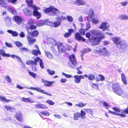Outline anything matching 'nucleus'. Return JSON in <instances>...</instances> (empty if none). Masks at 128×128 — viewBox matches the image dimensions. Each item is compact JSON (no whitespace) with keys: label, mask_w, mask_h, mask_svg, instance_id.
<instances>
[{"label":"nucleus","mask_w":128,"mask_h":128,"mask_svg":"<svg viewBox=\"0 0 128 128\" xmlns=\"http://www.w3.org/2000/svg\"><path fill=\"white\" fill-rule=\"evenodd\" d=\"M90 32L92 35L96 36L91 37V39L94 40V45H97L99 44L101 39L104 37V35H101L102 32L98 30H92L90 31Z\"/></svg>","instance_id":"1"},{"label":"nucleus","mask_w":128,"mask_h":128,"mask_svg":"<svg viewBox=\"0 0 128 128\" xmlns=\"http://www.w3.org/2000/svg\"><path fill=\"white\" fill-rule=\"evenodd\" d=\"M32 90H36L37 91L40 92L41 93H42L43 94H46V95H48L49 96H52V94H48L45 92L44 90H42V89L40 88H34L32 87Z\"/></svg>","instance_id":"17"},{"label":"nucleus","mask_w":128,"mask_h":128,"mask_svg":"<svg viewBox=\"0 0 128 128\" xmlns=\"http://www.w3.org/2000/svg\"><path fill=\"white\" fill-rule=\"evenodd\" d=\"M42 81L44 83V86L48 87L51 86L52 84L55 82V81L50 82L45 80L42 79Z\"/></svg>","instance_id":"12"},{"label":"nucleus","mask_w":128,"mask_h":128,"mask_svg":"<svg viewBox=\"0 0 128 128\" xmlns=\"http://www.w3.org/2000/svg\"><path fill=\"white\" fill-rule=\"evenodd\" d=\"M4 107L7 110H10L12 111V110H14L15 109L14 108L8 106L7 105L4 106Z\"/></svg>","instance_id":"36"},{"label":"nucleus","mask_w":128,"mask_h":128,"mask_svg":"<svg viewBox=\"0 0 128 128\" xmlns=\"http://www.w3.org/2000/svg\"><path fill=\"white\" fill-rule=\"evenodd\" d=\"M35 107L37 109L40 108L44 109H46L48 108L45 105L41 104L36 105Z\"/></svg>","instance_id":"22"},{"label":"nucleus","mask_w":128,"mask_h":128,"mask_svg":"<svg viewBox=\"0 0 128 128\" xmlns=\"http://www.w3.org/2000/svg\"><path fill=\"white\" fill-rule=\"evenodd\" d=\"M14 18L16 23L18 24H20L22 22V17L19 16H14Z\"/></svg>","instance_id":"18"},{"label":"nucleus","mask_w":128,"mask_h":128,"mask_svg":"<svg viewBox=\"0 0 128 128\" xmlns=\"http://www.w3.org/2000/svg\"><path fill=\"white\" fill-rule=\"evenodd\" d=\"M6 1L8 3H11L15 4L17 0H0V5L3 8H6L7 4L5 2Z\"/></svg>","instance_id":"5"},{"label":"nucleus","mask_w":128,"mask_h":128,"mask_svg":"<svg viewBox=\"0 0 128 128\" xmlns=\"http://www.w3.org/2000/svg\"><path fill=\"white\" fill-rule=\"evenodd\" d=\"M121 5L122 6H127L128 4V1H126L124 2H122L121 3Z\"/></svg>","instance_id":"50"},{"label":"nucleus","mask_w":128,"mask_h":128,"mask_svg":"<svg viewBox=\"0 0 128 128\" xmlns=\"http://www.w3.org/2000/svg\"><path fill=\"white\" fill-rule=\"evenodd\" d=\"M28 6L30 7H32V0H26Z\"/></svg>","instance_id":"51"},{"label":"nucleus","mask_w":128,"mask_h":128,"mask_svg":"<svg viewBox=\"0 0 128 128\" xmlns=\"http://www.w3.org/2000/svg\"><path fill=\"white\" fill-rule=\"evenodd\" d=\"M32 9L34 10L32 13V14L36 16L37 19H40L41 17V14L37 11L40 9V8L34 5H32Z\"/></svg>","instance_id":"6"},{"label":"nucleus","mask_w":128,"mask_h":128,"mask_svg":"<svg viewBox=\"0 0 128 128\" xmlns=\"http://www.w3.org/2000/svg\"><path fill=\"white\" fill-rule=\"evenodd\" d=\"M15 117L16 119L19 121L22 122H23V120L22 118V115L21 112H18L16 114Z\"/></svg>","instance_id":"14"},{"label":"nucleus","mask_w":128,"mask_h":128,"mask_svg":"<svg viewBox=\"0 0 128 128\" xmlns=\"http://www.w3.org/2000/svg\"><path fill=\"white\" fill-rule=\"evenodd\" d=\"M44 11L45 13L50 16H58L60 13L59 10L54 6L47 8Z\"/></svg>","instance_id":"2"},{"label":"nucleus","mask_w":128,"mask_h":128,"mask_svg":"<svg viewBox=\"0 0 128 128\" xmlns=\"http://www.w3.org/2000/svg\"><path fill=\"white\" fill-rule=\"evenodd\" d=\"M4 20L6 23L10 22H11V19L8 16H6Z\"/></svg>","instance_id":"40"},{"label":"nucleus","mask_w":128,"mask_h":128,"mask_svg":"<svg viewBox=\"0 0 128 128\" xmlns=\"http://www.w3.org/2000/svg\"><path fill=\"white\" fill-rule=\"evenodd\" d=\"M7 32L10 34H12V36H16L18 35V34L16 31H13L11 30H8Z\"/></svg>","instance_id":"24"},{"label":"nucleus","mask_w":128,"mask_h":128,"mask_svg":"<svg viewBox=\"0 0 128 128\" xmlns=\"http://www.w3.org/2000/svg\"><path fill=\"white\" fill-rule=\"evenodd\" d=\"M50 26L55 27L58 26L61 24L60 22L58 21H56L54 22H50Z\"/></svg>","instance_id":"19"},{"label":"nucleus","mask_w":128,"mask_h":128,"mask_svg":"<svg viewBox=\"0 0 128 128\" xmlns=\"http://www.w3.org/2000/svg\"><path fill=\"white\" fill-rule=\"evenodd\" d=\"M98 51L100 54H102L106 56H108L110 54V52L104 47L99 49Z\"/></svg>","instance_id":"10"},{"label":"nucleus","mask_w":128,"mask_h":128,"mask_svg":"<svg viewBox=\"0 0 128 128\" xmlns=\"http://www.w3.org/2000/svg\"><path fill=\"white\" fill-rule=\"evenodd\" d=\"M0 101L4 102H8L11 101L10 100H7L4 96H0Z\"/></svg>","instance_id":"31"},{"label":"nucleus","mask_w":128,"mask_h":128,"mask_svg":"<svg viewBox=\"0 0 128 128\" xmlns=\"http://www.w3.org/2000/svg\"><path fill=\"white\" fill-rule=\"evenodd\" d=\"M74 32V30L73 29H69L68 30V33L70 34L71 35L72 33L73 32Z\"/></svg>","instance_id":"64"},{"label":"nucleus","mask_w":128,"mask_h":128,"mask_svg":"<svg viewBox=\"0 0 128 128\" xmlns=\"http://www.w3.org/2000/svg\"><path fill=\"white\" fill-rule=\"evenodd\" d=\"M38 32L37 30H35L32 31V43L34 42L36 40V39L34 38L33 36L37 37L38 36Z\"/></svg>","instance_id":"21"},{"label":"nucleus","mask_w":128,"mask_h":128,"mask_svg":"<svg viewBox=\"0 0 128 128\" xmlns=\"http://www.w3.org/2000/svg\"><path fill=\"white\" fill-rule=\"evenodd\" d=\"M86 113L84 112L82 110H81L80 113V118L84 119H86Z\"/></svg>","instance_id":"29"},{"label":"nucleus","mask_w":128,"mask_h":128,"mask_svg":"<svg viewBox=\"0 0 128 128\" xmlns=\"http://www.w3.org/2000/svg\"><path fill=\"white\" fill-rule=\"evenodd\" d=\"M80 113L79 112H77L75 113L74 114V120H77L80 117Z\"/></svg>","instance_id":"32"},{"label":"nucleus","mask_w":128,"mask_h":128,"mask_svg":"<svg viewBox=\"0 0 128 128\" xmlns=\"http://www.w3.org/2000/svg\"><path fill=\"white\" fill-rule=\"evenodd\" d=\"M74 78H75L74 81L77 84L80 82V80L79 76L75 75L74 76Z\"/></svg>","instance_id":"27"},{"label":"nucleus","mask_w":128,"mask_h":128,"mask_svg":"<svg viewBox=\"0 0 128 128\" xmlns=\"http://www.w3.org/2000/svg\"><path fill=\"white\" fill-rule=\"evenodd\" d=\"M23 11L24 13L28 16H30L32 14L30 10L28 8H25L23 10Z\"/></svg>","instance_id":"25"},{"label":"nucleus","mask_w":128,"mask_h":128,"mask_svg":"<svg viewBox=\"0 0 128 128\" xmlns=\"http://www.w3.org/2000/svg\"><path fill=\"white\" fill-rule=\"evenodd\" d=\"M91 50L90 48H87L84 49L83 51H82V54H84L85 53L90 52Z\"/></svg>","instance_id":"41"},{"label":"nucleus","mask_w":128,"mask_h":128,"mask_svg":"<svg viewBox=\"0 0 128 128\" xmlns=\"http://www.w3.org/2000/svg\"><path fill=\"white\" fill-rule=\"evenodd\" d=\"M22 101L25 102H30V99L28 98H22Z\"/></svg>","instance_id":"43"},{"label":"nucleus","mask_w":128,"mask_h":128,"mask_svg":"<svg viewBox=\"0 0 128 128\" xmlns=\"http://www.w3.org/2000/svg\"><path fill=\"white\" fill-rule=\"evenodd\" d=\"M112 89L118 95H121L123 93L122 90L120 88L117 84H114L112 85Z\"/></svg>","instance_id":"4"},{"label":"nucleus","mask_w":128,"mask_h":128,"mask_svg":"<svg viewBox=\"0 0 128 128\" xmlns=\"http://www.w3.org/2000/svg\"><path fill=\"white\" fill-rule=\"evenodd\" d=\"M46 56L49 59H52L53 57L52 54L49 53V52H46Z\"/></svg>","instance_id":"39"},{"label":"nucleus","mask_w":128,"mask_h":128,"mask_svg":"<svg viewBox=\"0 0 128 128\" xmlns=\"http://www.w3.org/2000/svg\"><path fill=\"white\" fill-rule=\"evenodd\" d=\"M86 28L85 29V30H88L91 27L90 23L88 22L86 23Z\"/></svg>","instance_id":"52"},{"label":"nucleus","mask_w":128,"mask_h":128,"mask_svg":"<svg viewBox=\"0 0 128 128\" xmlns=\"http://www.w3.org/2000/svg\"><path fill=\"white\" fill-rule=\"evenodd\" d=\"M6 79L7 80V81L9 82H12V80L10 77L8 76H6Z\"/></svg>","instance_id":"59"},{"label":"nucleus","mask_w":128,"mask_h":128,"mask_svg":"<svg viewBox=\"0 0 128 128\" xmlns=\"http://www.w3.org/2000/svg\"><path fill=\"white\" fill-rule=\"evenodd\" d=\"M75 39L77 40H81L83 42L85 41L86 39L81 36L79 33H76L75 34Z\"/></svg>","instance_id":"13"},{"label":"nucleus","mask_w":128,"mask_h":128,"mask_svg":"<svg viewBox=\"0 0 128 128\" xmlns=\"http://www.w3.org/2000/svg\"><path fill=\"white\" fill-rule=\"evenodd\" d=\"M119 18L122 20H126L128 19V16L124 15L121 14L119 16Z\"/></svg>","instance_id":"33"},{"label":"nucleus","mask_w":128,"mask_h":128,"mask_svg":"<svg viewBox=\"0 0 128 128\" xmlns=\"http://www.w3.org/2000/svg\"><path fill=\"white\" fill-rule=\"evenodd\" d=\"M46 103H48L50 105H54V102H53L52 101L50 100H46Z\"/></svg>","instance_id":"54"},{"label":"nucleus","mask_w":128,"mask_h":128,"mask_svg":"<svg viewBox=\"0 0 128 128\" xmlns=\"http://www.w3.org/2000/svg\"><path fill=\"white\" fill-rule=\"evenodd\" d=\"M92 87L96 90L98 89V85L96 84H93L92 85Z\"/></svg>","instance_id":"56"},{"label":"nucleus","mask_w":128,"mask_h":128,"mask_svg":"<svg viewBox=\"0 0 128 128\" xmlns=\"http://www.w3.org/2000/svg\"><path fill=\"white\" fill-rule=\"evenodd\" d=\"M47 71L48 74L51 75L54 74L55 73V72L54 71L50 69H47Z\"/></svg>","instance_id":"38"},{"label":"nucleus","mask_w":128,"mask_h":128,"mask_svg":"<svg viewBox=\"0 0 128 128\" xmlns=\"http://www.w3.org/2000/svg\"><path fill=\"white\" fill-rule=\"evenodd\" d=\"M11 57L12 58H17V60L18 61H20L21 60L20 58L18 56L14 54H12L11 56Z\"/></svg>","instance_id":"42"},{"label":"nucleus","mask_w":128,"mask_h":128,"mask_svg":"<svg viewBox=\"0 0 128 128\" xmlns=\"http://www.w3.org/2000/svg\"><path fill=\"white\" fill-rule=\"evenodd\" d=\"M84 110L88 113H89L92 116H93V112L91 110L88 109H85Z\"/></svg>","instance_id":"45"},{"label":"nucleus","mask_w":128,"mask_h":128,"mask_svg":"<svg viewBox=\"0 0 128 128\" xmlns=\"http://www.w3.org/2000/svg\"><path fill=\"white\" fill-rule=\"evenodd\" d=\"M28 24L30 25V26H28V36L27 37V39L28 42V44H31L32 43V37H30L29 36V35H30L32 36V32H30L29 30L30 29H31V30H32V24H30L29 22H28Z\"/></svg>","instance_id":"7"},{"label":"nucleus","mask_w":128,"mask_h":128,"mask_svg":"<svg viewBox=\"0 0 128 128\" xmlns=\"http://www.w3.org/2000/svg\"><path fill=\"white\" fill-rule=\"evenodd\" d=\"M79 104H80V108L84 106H85L86 104V103H85V104H84L82 102L79 103Z\"/></svg>","instance_id":"62"},{"label":"nucleus","mask_w":128,"mask_h":128,"mask_svg":"<svg viewBox=\"0 0 128 128\" xmlns=\"http://www.w3.org/2000/svg\"><path fill=\"white\" fill-rule=\"evenodd\" d=\"M74 4L80 6L85 5L86 4V2L83 0H80L76 2Z\"/></svg>","instance_id":"23"},{"label":"nucleus","mask_w":128,"mask_h":128,"mask_svg":"<svg viewBox=\"0 0 128 128\" xmlns=\"http://www.w3.org/2000/svg\"><path fill=\"white\" fill-rule=\"evenodd\" d=\"M57 19L60 20H65L66 19V18L64 16H60L58 17Z\"/></svg>","instance_id":"47"},{"label":"nucleus","mask_w":128,"mask_h":128,"mask_svg":"<svg viewBox=\"0 0 128 128\" xmlns=\"http://www.w3.org/2000/svg\"><path fill=\"white\" fill-rule=\"evenodd\" d=\"M98 76L100 77V80L101 81H103L104 80V76L100 75H99Z\"/></svg>","instance_id":"63"},{"label":"nucleus","mask_w":128,"mask_h":128,"mask_svg":"<svg viewBox=\"0 0 128 128\" xmlns=\"http://www.w3.org/2000/svg\"><path fill=\"white\" fill-rule=\"evenodd\" d=\"M40 114L42 115L47 116H49L50 115V113L47 112H44V111H42L41 112Z\"/></svg>","instance_id":"44"},{"label":"nucleus","mask_w":128,"mask_h":128,"mask_svg":"<svg viewBox=\"0 0 128 128\" xmlns=\"http://www.w3.org/2000/svg\"><path fill=\"white\" fill-rule=\"evenodd\" d=\"M126 42L124 41L121 40L118 45H120V48H124L126 45Z\"/></svg>","instance_id":"30"},{"label":"nucleus","mask_w":128,"mask_h":128,"mask_svg":"<svg viewBox=\"0 0 128 128\" xmlns=\"http://www.w3.org/2000/svg\"><path fill=\"white\" fill-rule=\"evenodd\" d=\"M40 60V58L39 57H37L35 58L34 61H32V64L36 65L37 64V62H39Z\"/></svg>","instance_id":"37"},{"label":"nucleus","mask_w":128,"mask_h":128,"mask_svg":"<svg viewBox=\"0 0 128 128\" xmlns=\"http://www.w3.org/2000/svg\"><path fill=\"white\" fill-rule=\"evenodd\" d=\"M16 45L18 47H19L22 46V44L20 42H15Z\"/></svg>","instance_id":"55"},{"label":"nucleus","mask_w":128,"mask_h":128,"mask_svg":"<svg viewBox=\"0 0 128 128\" xmlns=\"http://www.w3.org/2000/svg\"><path fill=\"white\" fill-rule=\"evenodd\" d=\"M56 45L57 46L59 52L61 53H63L66 51V48L62 43L59 42H58Z\"/></svg>","instance_id":"8"},{"label":"nucleus","mask_w":128,"mask_h":128,"mask_svg":"<svg viewBox=\"0 0 128 128\" xmlns=\"http://www.w3.org/2000/svg\"><path fill=\"white\" fill-rule=\"evenodd\" d=\"M32 54L35 56H37L38 54H40L41 52L39 49L36 50H32Z\"/></svg>","instance_id":"34"},{"label":"nucleus","mask_w":128,"mask_h":128,"mask_svg":"<svg viewBox=\"0 0 128 128\" xmlns=\"http://www.w3.org/2000/svg\"><path fill=\"white\" fill-rule=\"evenodd\" d=\"M70 59L72 64V65H70L71 67L74 68V66L77 65V63L74 55L72 54L70 56Z\"/></svg>","instance_id":"9"},{"label":"nucleus","mask_w":128,"mask_h":128,"mask_svg":"<svg viewBox=\"0 0 128 128\" xmlns=\"http://www.w3.org/2000/svg\"><path fill=\"white\" fill-rule=\"evenodd\" d=\"M5 44L9 48H12V45L11 44H9L6 42H5Z\"/></svg>","instance_id":"60"},{"label":"nucleus","mask_w":128,"mask_h":128,"mask_svg":"<svg viewBox=\"0 0 128 128\" xmlns=\"http://www.w3.org/2000/svg\"><path fill=\"white\" fill-rule=\"evenodd\" d=\"M79 32L80 34L82 35H84L85 34V31L84 29H81L79 30Z\"/></svg>","instance_id":"57"},{"label":"nucleus","mask_w":128,"mask_h":128,"mask_svg":"<svg viewBox=\"0 0 128 128\" xmlns=\"http://www.w3.org/2000/svg\"><path fill=\"white\" fill-rule=\"evenodd\" d=\"M67 20L69 22H72L73 21V18L71 16H68L66 17Z\"/></svg>","instance_id":"53"},{"label":"nucleus","mask_w":128,"mask_h":128,"mask_svg":"<svg viewBox=\"0 0 128 128\" xmlns=\"http://www.w3.org/2000/svg\"><path fill=\"white\" fill-rule=\"evenodd\" d=\"M95 78V76L92 74H89L88 75V79L91 81L94 80Z\"/></svg>","instance_id":"35"},{"label":"nucleus","mask_w":128,"mask_h":128,"mask_svg":"<svg viewBox=\"0 0 128 128\" xmlns=\"http://www.w3.org/2000/svg\"><path fill=\"white\" fill-rule=\"evenodd\" d=\"M71 35H70V34H69L68 32H66L65 33L64 35V36L66 38H67L68 37L70 36Z\"/></svg>","instance_id":"61"},{"label":"nucleus","mask_w":128,"mask_h":128,"mask_svg":"<svg viewBox=\"0 0 128 128\" xmlns=\"http://www.w3.org/2000/svg\"><path fill=\"white\" fill-rule=\"evenodd\" d=\"M92 22L94 24H96L99 22V20L97 18H94L92 19Z\"/></svg>","instance_id":"49"},{"label":"nucleus","mask_w":128,"mask_h":128,"mask_svg":"<svg viewBox=\"0 0 128 128\" xmlns=\"http://www.w3.org/2000/svg\"><path fill=\"white\" fill-rule=\"evenodd\" d=\"M112 40L113 41L114 44L118 45H119L120 41L121 40L119 37L112 38Z\"/></svg>","instance_id":"16"},{"label":"nucleus","mask_w":128,"mask_h":128,"mask_svg":"<svg viewBox=\"0 0 128 128\" xmlns=\"http://www.w3.org/2000/svg\"><path fill=\"white\" fill-rule=\"evenodd\" d=\"M39 62L41 68L42 69H44V63L42 60H41L40 58Z\"/></svg>","instance_id":"48"},{"label":"nucleus","mask_w":128,"mask_h":128,"mask_svg":"<svg viewBox=\"0 0 128 128\" xmlns=\"http://www.w3.org/2000/svg\"><path fill=\"white\" fill-rule=\"evenodd\" d=\"M94 13L92 9H91L89 12L88 16L87 17V20L88 22L90 21L94 17Z\"/></svg>","instance_id":"11"},{"label":"nucleus","mask_w":128,"mask_h":128,"mask_svg":"<svg viewBox=\"0 0 128 128\" xmlns=\"http://www.w3.org/2000/svg\"><path fill=\"white\" fill-rule=\"evenodd\" d=\"M113 109L115 110V112L109 110V112L111 113L114 115H119L123 117H124L126 116V114L124 112L128 114V107L125 109L124 112L122 110H120L116 108H114Z\"/></svg>","instance_id":"3"},{"label":"nucleus","mask_w":128,"mask_h":128,"mask_svg":"<svg viewBox=\"0 0 128 128\" xmlns=\"http://www.w3.org/2000/svg\"><path fill=\"white\" fill-rule=\"evenodd\" d=\"M121 78L122 81L124 84H126L127 82L126 80V78L125 74L124 73H122L121 74Z\"/></svg>","instance_id":"26"},{"label":"nucleus","mask_w":128,"mask_h":128,"mask_svg":"<svg viewBox=\"0 0 128 128\" xmlns=\"http://www.w3.org/2000/svg\"><path fill=\"white\" fill-rule=\"evenodd\" d=\"M5 52L4 50L3 49H0V55L3 56L4 55Z\"/></svg>","instance_id":"58"},{"label":"nucleus","mask_w":128,"mask_h":128,"mask_svg":"<svg viewBox=\"0 0 128 128\" xmlns=\"http://www.w3.org/2000/svg\"><path fill=\"white\" fill-rule=\"evenodd\" d=\"M47 40L48 43L51 44L54 46L57 44L56 41L53 38H49Z\"/></svg>","instance_id":"20"},{"label":"nucleus","mask_w":128,"mask_h":128,"mask_svg":"<svg viewBox=\"0 0 128 128\" xmlns=\"http://www.w3.org/2000/svg\"><path fill=\"white\" fill-rule=\"evenodd\" d=\"M103 106L105 107L106 108L108 109L110 107V106L106 102H103Z\"/></svg>","instance_id":"46"},{"label":"nucleus","mask_w":128,"mask_h":128,"mask_svg":"<svg viewBox=\"0 0 128 128\" xmlns=\"http://www.w3.org/2000/svg\"><path fill=\"white\" fill-rule=\"evenodd\" d=\"M40 22H38L36 24L38 26H42L44 25H46L47 24L46 21L45 20H42L40 21Z\"/></svg>","instance_id":"28"},{"label":"nucleus","mask_w":128,"mask_h":128,"mask_svg":"<svg viewBox=\"0 0 128 128\" xmlns=\"http://www.w3.org/2000/svg\"><path fill=\"white\" fill-rule=\"evenodd\" d=\"M99 28L100 29H102L103 31H104L108 28V26L107 25V23L106 22H104L100 25Z\"/></svg>","instance_id":"15"}]
</instances>
